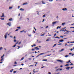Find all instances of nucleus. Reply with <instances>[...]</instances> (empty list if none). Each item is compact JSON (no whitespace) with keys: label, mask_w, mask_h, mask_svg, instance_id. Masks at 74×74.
<instances>
[{"label":"nucleus","mask_w":74,"mask_h":74,"mask_svg":"<svg viewBox=\"0 0 74 74\" xmlns=\"http://www.w3.org/2000/svg\"><path fill=\"white\" fill-rule=\"evenodd\" d=\"M56 61L57 62H60V63H63V62H64L62 60H57Z\"/></svg>","instance_id":"f257e3e1"},{"label":"nucleus","mask_w":74,"mask_h":74,"mask_svg":"<svg viewBox=\"0 0 74 74\" xmlns=\"http://www.w3.org/2000/svg\"><path fill=\"white\" fill-rule=\"evenodd\" d=\"M4 54H3V56L1 57V61H3V59H4Z\"/></svg>","instance_id":"f03ea898"},{"label":"nucleus","mask_w":74,"mask_h":74,"mask_svg":"<svg viewBox=\"0 0 74 74\" xmlns=\"http://www.w3.org/2000/svg\"><path fill=\"white\" fill-rule=\"evenodd\" d=\"M8 34V33H7L5 35V38L6 39V38H7V34Z\"/></svg>","instance_id":"7ed1b4c3"},{"label":"nucleus","mask_w":74,"mask_h":74,"mask_svg":"<svg viewBox=\"0 0 74 74\" xmlns=\"http://www.w3.org/2000/svg\"><path fill=\"white\" fill-rule=\"evenodd\" d=\"M7 25H8V26H11V23H9L7 24Z\"/></svg>","instance_id":"20e7f679"},{"label":"nucleus","mask_w":74,"mask_h":74,"mask_svg":"<svg viewBox=\"0 0 74 74\" xmlns=\"http://www.w3.org/2000/svg\"><path fill=\"white\" fill-rule=\"evenodd\" d=\"M35 49H36V50H39V48H38V47H35Z\"/></svg>","instance_id":"39448f33"},{"label":"nucleus","mask_w":74,"mask_h":74,"mask_svg":"<svg viewBox=\"0 0 74 74\" xmlns=\"http://www.w3.org/2000/svg\"><path fill=\"white\" fill-rule=\"evenodd\" d=\"M62 10H63V11H65V10L66 11V10H67V8H64L62 9Z\"/></svg>","instance_id":"423d86ee"},{"label":"nucleus","mask_w":74,"mask_h":74,"mask_svg":"<svg viewBox=\"0 0 74 74\" xmlns=\"http://www.w3.org/2000/svg\"><path fill=\"white\" fill-rule=\"evenodd\" d=\"M63 41H64V40H60V42H58V43H60V42H63Z\"/></svg>","instance_id":"0eeeda50"},{"label":"nucleus","mask_w":74,"mask_h":74,"mask_svg":"<svg viewBox=\"0 0 74 74\" xmlns=\"http://www.w3.org/2000/svg\"><path fill=\"white\" fill-rule=\"evenodd\" d=\"M46 53H40V55H44V54H46Z\"/></svg>","instance_id":"6e6552de"},{"label":"nucleus","mask_w":74,"mask_h":74,"mask_svg":"<svg viewBox=\"0 0 74 74\" xmlns=\"http://www.w3.org/2000/svg\"><path fill=\"white\" fill-rule=\"evenodd\" d=\"M57 22V21L53 22L52 23L53 25H54V24H56V23Z\"/></svg>","instance_id":"1a4fd4ad"},{"label":"nucleus","mask_w":74,"mask_h":74,"mask_svg":"<svg viewBox=\"0 0 74 74\" xmlns=\"http://www.w3.org/2000/svg\"><path fill=\"white\" fill-rule=\"evenodd\" d=\"M69 31H68L66 33H64V34H69Z\"/></svg>","instance_id":"9d476101"},{"label":"nucleus","mask_w":74,"mask_h":74,"mask_svg":"<svg viewBox=\"0 0 74 74\" xmlns=\"http://www.w3.org/2000/svg\"><path fill=\"white\" fill-rule=\"evenodd\" d=\"M26 4H27V3H24L23 4V5H26Z\"/></svg>","instance_id":"9b49d317"},{"label":"nucleus","mask_w":74,"mask_h":74,"mask_svg":"<svg viewBox=\"0 0 74 74\" xmlns=\"http://www.w3.org/2000/svg\"><path fill=\"white\" fill-rule=\"evenodd\" d=\"M1 18H2V17H4V13H3V14H2V16H1Z\"/></svg>","instance_id":"f8f14e48"},{"label":"nucleus","mask_w":74,"mask_h":74,"mask_svg":"<svg viewBox=\"0 0 74 74\" xmlns=\"http://www.w3.org/2000/svg\"><path fill=\"white\" fill-rule=\"evenodd\" d=\"M70 67H67L66 68V70H69V69H70Z\"/></svg>","instance_id":"ddd939ff"},{"label":"nucleus","mask_w":74,"mask_h":74,"mask_svg":"<svg viewBox=\"0 0 74 74\" xmlns=\"http://www.w3.org/2000/svg\"><path fill=\"white\" fill-rule=\"evenodd\" d=\"M36 47V44H34V45H32L31 46V47Z\"/></svg>","instance_id":"4468645a"},{"label":"nucleus","mask_w":74,"mask_h":74,"mask_svg":"<svg viewBox=\"0 0 74 74\" xmlns=\"http://www.w3.org/2000/svg\"><path fill=\"white\" fill-rule=\"evenodd\" d=\"M47 59H43V60H42V61H45L46 62H47Z\"/></svg>","instance_id":"2eb2a0df"},{"label":"nucleus","mask_w":74,"mask_h":74,"mask_svg":"<svg viewBox=\"0 0 74 74\" xmlns=\"http://www.w3.org/2000/svg\"><path fill=\"white\" fill-rule=\"evenodd\" d=\"M9 21H12V18H11L9 19Z\"/></svg>","instance_id":"dca6fc26"},{"label":"nucleus","mask_w":74,"mask_h":74,"mask_svg":"<svg viewBox=\"0 0 74 74\" xmlns=\"http://www.w3.org/2000/svg\"><path fill=\"white\" fill-rule=\"evenodd\" d=\"M20 10H21V11H24V9H22V8H21L20 9Z\"/></svg>","instance_id":"f3484780"},{"label":"nucleus","mask_w":74,"mask_h":74,"mask_svg":"<svg viewBox=\"0 0 74 74\" xmlns=\"http://www.w3.org/2000/svg\"><path fill=\"white\" fill-rule=\"evenodd\" d=\"M69 55H66L64 56V57H65V58H67V57H69Z\"/></svg>","instance_id":"a211bd4d"},{"label":"nucleus","mask_w":74,"mask_h":74,"mask_svg":"<svg viewBox=\"0 0 74 74\" xmlns=\"http://www.w3.org/2000/svg\"><path fill=\"white\" fill-rule=\"evenodd\" d=\"M33 72H34V73H37V72H38V71H33Z\"/></svg>","instance_id":"6ab92c4d"},{"label":"nucleus","mask_w":74,"mask_h":74,"mask_svg":"<svg viewBox=\"0 0 74 74\" xmlns=\"http://www.w3.org/2000/svg\"><path fill=\"white\" fill-rule=\"evenodd\" d=\"M60 27H59V26H58L57 27V29H60Z\"/></svg>","instance_id":"aec40b11"},{"label":"nucleus","mask_w":74,"mask_h":74,"mask_svg":"<svg viewBox=\"0 0 74 74\" xmlns=\"http://www.w3.org/2000/svg\"><path fill=\"white\" fill-rule=\"evenodd\" d=\"M42 4H45V2H44L43 1H42Z\"/></svg>","instance_id":"412c9836"},{"label":"nucleus","mask_w":74,"mask_h":74,"mask_svg":"<svg viewBox=\"0 0 74 74\" xmlns=\"http://www.w3.org/2000/svg\"><path fill=\"white\" fill-rule=\"evenodd\" d=\"M23 59H24V57H23L21 59V60H20L21 61V60H23Z\"/></svg>","instance_id":"4be33fe9"},{"label":"nucleus","mask_w":74,"mask_h":74,"mask_svg":"<svg viewBox=\"0 0 74 74\" xmlns=\"http://www.w3.org/2000/svg\"><path fill=\"white\" fill-rule=\"evenodd\" d=\"M21 27H17V28H18V30H19L20 29V28Z\"/></svg>","instance_id":"5701e85b"},{"label":"nucleus","mask_w":74,"mask_h":74,"mask_svg":"<svg viewBox=\"0 0 74 74\" xmlns=\"http://www.w3.org/2000/svg\"><path fill=\"white\" fill-rule=\"evenodd\" d=\"M13 70H14V69H12V70H11L10 71V73H12V71H13Z\"/></svg>","instance_id":"b1692460"},{"label":"nucleus","mask_w":74,"mask_h":74,"mask_svg":"<svg viewBox=\"0 0 74 74\" xmlns=\"http://www.w3.org/2000/svg\"><path fill=\"white\" fill-rule=\"evenodd\" d=\"M62 31H64V32H66V31H67V30L66 29H64L62 30Z\"/></svg>","instance_id":"393cba45"},{"label":"nucleus","mask_w":74,"mask_h":74,"mask_svg":"<svg viewBox=\"0 0 74 74\" xmlns=\"http://www.w3.org/2000/svg\"><path fill=\"white\" fill-rule=\"evenodd\" d=\"M64 50V49H62L60 51V52H61V51H63Z\"/></svg>","instance_id":"a878e982"},{"label":"nucleus","mask_w":74,"mask_h":74,"mask_svg":"<svg viewBox=\"0 0 74 74\" xmlns=\"http://www.w3.org/2000/svg\"><path fill=\"white\" fill-rule=\"evenodd\" d=\"M44 35H45V33H44L42 35H41V36H44Z\"/></svg>","instance_id":"bb28decb"},{"label":"nucleus","mask_w":74,"mask_h":74,"mask_svg":"<svg viewBox=\"0 0 74 74\" xmlns=\"http://www.w3.org/2000/svg\"><path fill=\"white\" fill-rule=\"evenodd\" d=\"M3 49V48L2 47H0V51H1Z\"/></svg>","instance_id":"cd10ccee"},{"label":"nucleus","mask_w":74,"mask_h":74,"mask_svg":"<svg viewBox=\"0 0 74 74\" xmlns=\"http://www.w3.org/2000/svg\"><path fill=\"white\" fill-rule=\"evenodd\" d=\"M69 64H67L66 65H65V66H69Z\"/></svg>","instance_id":"c85d7f7f"},{"label":"nucleus","mask_w":74,"mask_h":74,"mask_svg":"<svg viewBox=\"0 0 74 74\" xmlns=\"http://www.w3.org/2000/svg\"><path fill=\"white\" fill-rule=\"evenodd\" d=\"M12 8V7H9V9H11Z\"/></svg>","instance_id":"c756f323"},{"label":"nucleus","mask_w":74,"mask_h":74,"mask_svg":"<svg viewBox=\"0 0 74 74\" xmlns=\"http://www.w3.org/2000/svg\"><path fill=\"white\" fill-rule=\"evenodd\" d=\"M59 67V66H56V67L55 68V69H58Z\"/></svg>","instance_id":"7c9ffc66"},{"label":"nucleus","mask_w":74,"mask_h":74,"mask_svg":"<svg viewBox=\"0 0 74 74\" xmlns=\"http://www.w3.org/2000/svg\"><path fill=\"white\" fill-rule=\"evenodd\" d=\"M18 42H19V41H17V42L16 43V44H18Z\"/></svg>","instance_id":"2f4dec72"},{"label":"nucleus","mask_w":74,"mask_h":74,"mask_svg":"<svg viewBox=\"0 0 74 74\" xmlns=\"http://www.w3.org/2000/svg\"><path fill=\"white\" fill-rule=\"evenodd\" d=\"M21 41L20 42H19V43H18L19 45L20 44H21Z\"/></svg>","instance_id":"473e14b6"},{"label":"nucleus","mask_w":74,"mask_h":74,"mask_svg":"<svg viewBox=\"0 0 74 74\" xmlns=\"http://www.w3.org/2000/svg\"><path fill=\"white\" fill-rule=\"evenodd\" d=\"M34 29H35V31H36V28H35V27H34Z\"/></svg>","instance_id":"72a5a7b5"},{"label":"nucleus","mask_w":74,"mask_h":74,"mask_svg":"<svg viewBox=\"0 0 74 74\" xmlns=\"http://www.w3.org/2000/svg\"><path fill=\"white\" fill-rule=\"evenodd\" d=\"M45 15H44L42 17H43V18H44V17H45Z\"/></svg>","instance_id":"f704fd0d"},{"label":"nucleus","mask_w":74,"mask_h":74,"mask_svg":"<svg viewBox=\"0 0 74 74\" xmlns=\"http://www.w3.org/2000/svg\"><path fill=\"white\" fill-rule=\"evenodd\" d=\"M59 69H57L56 71V72L57 71H58L59 70Z\"/></svg>","instance_id":"c9c22d12"},{"label":"nucleus","mask_w":74,"mask_h":74,"mask_svg":"<svg viewBox=\"0 0 74 74\" xmlns=\"http://www.w3.org/2000/svg\"><path fill=\"white\" fill-rule=\"evenodd\" d=\"M40 56V54H39L38 55V56H36V57H38V56Z\"/></svg>","instance_id":"e433bc0d"},{"label":"nucleus","mask_w":74,"mask_h":74,"mask_svg":"<svg viewBox=\"0 0 74 74\" xmlns=\"http://www.w3.org/2000/svg\"><path fill=\"white\" fill-rule=\"evenodd\" d=\"M24 32V30H23V31H21L20 32L21 33H22V32Z\"/></svg>","instance_id":"4c0bfd02"},{"label":"nucleus","mask_w":74,"mask_h":74,"mask_svg":"<svg viewBox=\"0 0 74 74\" xmlns=\"http://www.w3.org/2000/svg\"><path fill=\"white\" fill-rule=\"evenodd\" d=\"M65 23H62V25H65Z\"/></svg>","instance_id":"58836bf2"},{"label":"nucleus","mask_w":74,"mask_h":74,"mask_svg":"<svg viewBox=\"0 0 74 74\" xmlns=\"http://www.w3.org/2000/svg\"><path fill=\"white\" fill-rule=\"evenodd\" d=\"M47 28H48V26H47L46 27V29H47Z\"/></svg>","instance_id":"ea45409f"},{"label":"nucleus","mask_w":74,"mask_h":74,"mask_svg":"<svg viewBox=\"0 0 74 74\" xmlns=\"http://www.w3.org/2000/svg\"><path fill=\"white\" fill-rule=\"evenodd\" d=\"M1 19L2 20H4V18H1Z\"/></svg>","instance_id":"a19ab883"},{"label":"nucleus","mask_w":74,"mask_h":74,"mask_svg":"<svg viewBox=\"0 0 74 74\" xmlns=\"http://www.w3.org/2000/svg\"><path fill=\"white\" fill-rule=\"evenodd\" d=\"M14 64H17V62H15Z\"/></svg>","instance_id":"79ce46f5"},{"label":"nucleus","mask_w":74,"mask_h":74,"mask_svg":"<svg viewBox=\"0 0 74 74\" xmlns=\"http://www.w3.org/2000/svg\"><path fill=\"white\" fill-rule=\"evenodd\" d=\"M28 59H29V60H31V58H28Z\"/></svg>","instance_id":"37998d69"},{"label":"nucleus","mask_w":74,"mask_h":74,"mask_svg":"<svg viewBox=\"0 0 74 74\" xmlns=\"http://www.w3.org/2000/svg\"><path fill=\"white\" fill-rule=\"evenodd\" d=\"M56 45V44L54 45L53 47H55Z\"/></svg>","instance_id":"c03bdc74"},{"label":"nucleus","mask_w":74,"mask_h":74,"mask_svg":"<svg viewBox=\"0 0 74 74\" xmlns=\"http://www.w3.org/2000/svg\"><path fill=\"white\" fill-rule=\"evenodd\" d=\"M16 40H14V42H16Z\"/></svg>","instance_id":"a18cd8bd"},{"label":"nucleus","mask_w":74,"mask_h":74,"mask_svg":"<svg viewBox=\"0 0 74 74\" xmlns=\"http://www.w3.org/2000/svg\"><path fill=\"white\" fill-rule=\"evenodd\" d=\"M16 73V71H14V73Z\"/></svg>","instance_id":"49530a36"},{"label":"nucleus","mask_w":74,"mask_h":74,"mask_svg":"<svg viewBox=\"0 0 74 74\" xmlns=\"http://www.w3.org/2000/svg\"><path fill=\"white\" fill-rule=\"evenodd\" d=\"M62 43H60V44H58V45H62Z\"/></svg>","instance_id":"de8ad7c7"},{"label":"nucleus","mask_w":74,"mask_h":74,"mask_svg":"<svg viewBox=\"0 0 74 74\" xmlns=\"http://www.w3.org/2000/svg\"><path fill=\"white\" fill-rule=\"evenodd\" d=\"M21 64L22 66H23V65H24V64Z\"/></svg>","instance_id":"09e8293b"},{"label":"nucleus","mask_w":74,"mask_h":74,"mask_svg":"<svg viewBox=\"0 0 74 74\" xmlns=\"http://www.w3.org/2000/svg\"><path fill=\"white\" fill-rule=\"evenodd\" d=\"M18 29H17L15 31L16 32L17 31H18Z\"/></svg>","instance_id":"8fccbe9b"},{"label":"nucleus","mask_w":74,"mask_h":74,"mask_svg":"<svg viewBox=\"0 0 74 74\" xmlns=\"http://www.w3.org/2000/svg\"><path fill=\"white\" fill-rule=\"evenodd\" d=\"M49 1H53V0H49Z\"/></svg>","instance_id":"3c124183"},{"label":"nucleus","mask_w":74,"mask_h":74,"mask_svg":"<svg viewBox=\"0 0 74 74\" xmlns=\"http://www.w3.org/2000/svg\"><path fill=\"white\" fill-rule=\"evenodd\" d=\"M72 68H74V67H71L70 68V69H72Z\"/></svg>","instance_id":"603ef678"},{"label":"nucleus","mask_w":74,"mask_h":74,"mask_svg":"<svg viewBox=\"0 0 74 74\" xmlns=\"http://www.w3.org/2000/svg\"><path fill=\"white\" fill-rule=\"evenodd\" d=\"M33 32L34 33H36V32L34 31H33Z\"/></svg>","instance_id":"864d4df0"},{"label":"nucleus","mask_w":74,"mask_h":74,"mask_svg":"<svg viewBox=\"0 0 74 74\" xmlns=\"http://www.w3.org/2000/svg\"><path fill=\"white\" fill-rule=\"evenodd\" d=\"M16 45H15L14 46H13L12 47H16Z\"/></svg>","instance_id":"5fc2aeb1"},{"label":"nucleus","mask_w":74,"mask_h":74,"mask_svg":"<svg viewBox=\"0 0 74 74\" xmlns=\"http://www.w3.org/2000/svg\"><path fill=\"white\" fill-rule=\"evenodd\" d=\"M74 64L71 63V64H70V65H73Z\"/></svg>","instance_id":"6e6d98bb"},{"label":"nucleus","mask_w":74,"mask_h":74,"mask_svg":"<svg viewBox=\"0 0 74 74\" xmlns=\"http://www.w3.org/2000/svg\"><path fill=\"white\" fill-rule=\"evenodd\" d=\"M19 8H20V6H18V9H19Z\"/></svg>","instance_id":"4d7b16f0"},{"label":"nucleus","mask_w":74,"mask_h":74,"mask_svg":"<svg viewBox=\"0 0 74 74\" xmlns=\"http://www.w3.org/2000/svg\"><path fill=\"white\" fill-rule=\"evenodd\" d=\"M63 69H60V71H62V70Z\"/></svg>","instance_id":"13d9d810"},{"label":"nucleus","mask_w":74,"mask_h":74,"mask_svg":"<svg viewBox=\"0 0 74 74\" xmlns=\"http://www.w3.org/2000/svg\"><path fill=\"white\" fill-rule=\"evenodd\" d=\"M73 49H70V51H73Z\"/></svg>","instance_id":"bf43d9fd"},{"label":"nucleus","mask_w":74,"mask_h":74,"mask_svg":"<svg viewBox=\"0 0 74 74\" xmlns=\"http://www.w3.org/2000/svg\"><path fill=\"white\" fill-rule=\"evenodd\" d=\"M56 34H54V37L56 36Z\"/></svg>","instance_id":"052dcab7"},{"label":"nucleus","mask_w":74,"mask_h":74,"mask_svg":"<svg viewBox=\"0 0 74 74\" xmlns=\"http://www.w3.org/2000/svg\"><path fill=\"white\" fill-rule=\"evenodd\" d=\"M48 74H51V72H49V73H48Z\"/></svg>","instance_id":"680f3d73"},{"label":"nucleus","mask_w":74,"mask_h":74,"mask_svg":"<svg viewBox=\"0 0 74 74\" xmlns=\"http://www.w3.org/2000/svg\"><path fill=\"white\" fill-rule=\"evenodd\" d=\"M49 41V40L48 39H47V40H46V41Z\"/></svg>","instance_id":"e2e57ef3"},{"label":"nucleus","mask_w":74,"mask_h":74,"mask_svg":"<svg viewBox=\"0 0 74 74\" xmlns=\"http://www.w3.org/2000/svg\"><path fill=\"white\" fill-rule=\"evenodd\" d=\"M58 38V37H55V38Z\"/></svg>","instance_id":"0e129e2a"},{"label":"nucleus","mask_w":74,"mask_h":74,"mask_svg":"<svg viewBox=\"0 0 74 74\" xmlns=\"http://www.w3.org/2000/svg\"><path fill=\"white\" fill-rule=\"evenodd\" d=\"M69 62H66V63H68V64H69Z\"/></svg>","instance_id":"69168bd1"},{"label":"nucleus","mask_w":74,"mask_h":74,"mask_svg":"<svg viewBox=\"0 0 74 74\" xmlns=\"http://www.w3.org/2000/svg\"><path fill=\"white\" fill-rule=\"evenodd\" d=\"M0 63H3V62H1Z\"/></svg>","instance_id":"338daca9"},{"label":"nucleus","mask_w":74,"mask_h":74,"mask_svg":"<svg viewBox=\"0 0 74 74\" xmlns=\"http://www.w3.org/2000/svg\"><path fill=\"white\" fill-rule=\"evenodd\" d=\"M32 51H34V49H32Z\"/></svg>","instance_id":"774afa93"}]
</instances>
